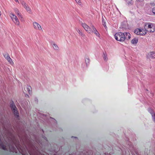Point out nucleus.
<instances>
[{
  "mask_svg": "<svg viewBox=\"0 0 155 155\" xmlns=\"http://www.w3.org/2000/svg\"><path fill=\"white\" fill-rule=\"evenodd\" d=\"M25 97H29L28 95L27 94H25Z\"/></svg>",
  "mask_w": 155,
  "mask_h": 155,
  "instance_id": "a878e982",
  "label": "nucleus"
},
{
  "mask_svg": "<svg viewBox=\"0 0 155 155\" xmlns=\"http://www.w3.org/2000/svg\"><path fill=\"white\" fill-rule=\"evenodd\" d=\"M138 41V40L136 38H134L132 40L131 42L132 44H136Z\"/></svg>",
  "mask_w": 155,
  "mask_h": 155,
  "instance_id": "f3484780",
  "label": "nucleus"
},
{
  "mask_svg": "<svg viewBox=\"0 0 155 155\" xmlns=\"http://www.w3.org/2000/svg\"><path fill=\"white\" fill-rule=\"evenodd\" d=\"M15 146H16V147L18 149V148L17 147V146H16V145H15Z\"/></svg>",
  "mask_w": 155,
  "mask_h": 155,
  "instance_id": "c85d7f7f",
  "label": "nucleus"
},
{
  "mask_svg": "<svg viewBox=\"0 0 155 155\" xmlns=\"http://www.w3.org/2000/svg\"><path fill=\"white\" fill-rule=\"evenodd\" d=\"M147 13L149 15H155V7H153L152 9H148L147 11Z\"/></svg>",
  "mask_w": 155,
  "mask_h": 155,
  "instance_id": "9b49d317",
  "label": "nucleus"
},
{
  "mask_svg": "<svg viewBox=\"0 0 155 155\" xmlns=\"http://www.w3.org/2000/svg\"><path fill=\"white\" fill-rule=\"evenodd\" d=\"M78 33L79 34V35L81 36L82 37H83L84 38L85 37V35L81 31L79 30H78L77 31Z\"/></svg>",
  "mask_w": 155,
  "mask_h": 155,
  "instance_id": "a211bd4d",
  "label": "nucleus"
},
{
  "mask_svg": "<svg viewBox=\"0 0 155 155\" xmlns=\"http://www.w3.org/2000/svg\"><path fill=\"white\" fill-rule=\"evenodd\" d=\"M150 5L151 6H155V3L153 2H151L150 3Z\"/></svg>",
  "mask_w": 155,
  "mask_h": 155,
  "instance_id": "b1692460",
  "label": "nucleus"
},
{
  "mask_svg": "<svg viewBox=\"0 0 155 155\" xmlns=\"http://www.w3.org/2000/svg\"><path fill=\"white\" fill-rule=\"evenodd\" d=\"M23 92L24 93H25V91L23 90Z\"/></svg>",
  "mask_w": 155,
  "mask_h": 155,
  "instance_id": "2f4dec72",
  "label": "nucleus"
},
{
  "mask_svg": "<svg viewBox=\"0 0 155 155\" xmlns=\"http://www.w3.org/2000/svg\"><path fill=\"white\" fill-rule=\"evenodd\" d=\"M144 28L147 31L150 32H153L155 31V27L154 24L150 23H145Z\"/></svg>",
  "mask_w": 155,
  "mask_h": 155,
  "instance_id": "f257e3e1",
  "label": "nucleus"
},
{
  "mask_svg": "<svg viewBox=\"0 0 155 155\" xmlns=\"http://www.w3.org/2000/svg\"><path fill=\"white\" fill-rule=\"evenodd\" d=\"M147 57L150 59L155 58V52L153 51L149 52L147 54Z\"/></svg>",
  "mask_w": 155,
  "mask_h": 155,
  "instance_id": "f8f14e48",
  "label": "nucleus"
},
{
  "mask_svg": "<svg viewBox=\"0 0 155 155\" xmlns=\"http://www.w3.org/2000/svg\"><path fill=\"white\" fill-rule=\"evenodd\" d=\"M125 35V39H130V35L129 33L125 32L124 33Z\"/></svg>",
  "mask_w": 155,
  "mask_h": 155,
  "instance_id": "dca6fc26",
  "label": "nucleus"
},
{
  "mask_svg": "<svg viewBox=\"0 0 155 155\" xmlns=\"http://www.w3.org/2000/svg\"><path fill=\"white\" fill-rule=\"evenodd\" d=\"M85 61L87 66L88 65L90 62V59L89 58H86L85 59Z\"/></svg>",
  "mask_w": 155,
  "mask_h": 155,
  "instance_id": "4be33fe9",
  "label": "nucleus"
},
{
  "mask_svg": "<svg viewBox=\"0 0 155 155\" xmlns=\"http://www.w3.org/2000/svg\"><path fill=\"white\" fill-rule=\"evenodd\" d=\"M91 27L92 29V31H93L92 32H94V33L95 34V35L96 36H98V37H99L100 34L97 31L96 29L95 28L94 26L92 25L91 26Z\"/></svg>",
  "mask_w": 155,
  "mask_h": 155,
  "instance_id": "ddd939ff",
  "label": "nucleus"
},
{
  "mask_svg": "<svg viewBox=\"0 0 155 155\" xmlns=\"http://www.w3.org/2000/svg\"><path fill=\"white\" fill-rule=\"evenodd\" d=\"M21 4L29 13L31 14L32 13L31 8L26 3L24 2H21Z\"/></svg>",
  "mask_w": 155,
  "mask_h": 155,
  "instance_id": "9d476101",
  "label": "nucleus"
},
{
  "mask_svg": "<svg viewBox=\"0 0 155 155\" xmlns=\"http://www.w3.org/2000/svg\"><path fill=\"white\" fill-rule=\"evenodd\" d=\"M29 154H30V155H32V154H31V153H30L29 152Z\"/></svg>",
  "mask_w": 155,
  "mask_h": 155,
  "instance_id": "c756f323",
  "label": "nucleus"
},
{
  "mask_svg": "<svg viewBox=\"0 0 155 155\" xmlns=\"http://www.w3.org/2000/svg\"><path fill=\"white\" fill-rule=\"evenodd\" d=\"M115 39L120 41H123L125 40V35L124 33L119 32L116 33L114 35Z\"/></svg>",
  "mask_w": 155,
  "mask_h": 155,
  "instance_id": "f03ea898",
  "label": "nucleus"
},
{
  "mask_svg": "<svg viewBox=\"0 0 155 155\" xmlns=\"http://www.w3.org/2000/svg\"><path fill=\"white\" fill-rule=\"evenodd\" d=\"M32 25L35 29L39 31L42 30L41 26L38 23L36 22H33Z\"/></svg>",
  "mask_w": 155,
  "mask_h": 155,
  "instance_id": "1a4fd4ad",
  "label": "nucleus"
},
{
  "mask_svg": "<svg viewBox=\"0 0 155 155\" xmlns=\"http://www.w3.org/2000/svg\"><path fill=\"white\" fill-rule=\"evenodd\" d=\"M105 23H103V25L104 26V27H106V25H105Z\"/></svg>",
  "mask_w": 155,
  "mask_h": 155,
  "instance_id": "cd10ccee",
  "label": "nucleus"
},
{
  "mask_svg": "<svg viewBox=\"0 0 155 155\" xmlns=\"http://www.w3.org/2000/svg\"><path fill=\"white\" fill-rule=\"evenodd\" d=\"M77 2L78 4H80L81 2L80 0H75Z\"/></svg>",
  "mask_w": 155,
  "mask_h": 155,
  "instance_id": "393cba45",
  "label": "nucleus"
},
{
  "mask_svg": "<svg viewBox=\"0 0 155 155\" xmlns=\"http://www.w3.org/2000/svg\"><path fill=\"white\" fill-rule=\"evenodd\" d=\"M53 47L56 50L58 51L59 50V48L58 46L55 44H53Z\"/></svg>",
  "mask_w": 155,
  "mask_h": 155,
  "instance_id": "aec40b11",
  "label": "nucleus"
},
{
  "mask_svg": "<svg viewBox=\"0 0 155 155\" xmlns=\"http://www.w3.org/2000/svg\"><path fill=\"white\" fill-rule=\"evenodd\" d=\"M24 89L25 91L28 92L29 94L31 93V87L30 86H25L24 87Z\"/></svg>",
  "mask_w": 155,
  "mask_h": 155,
  "instance_id": "2eb2a0df",
  "label": "nucleus"
},
{
  "mask_svg": "<svg viewBox=\"0 0 155 155\" xmlns=\"http://www.w3.org/2000/svg\"><path fill=\"white\" fill-rule=\"evenodd\" d=\"M144 0H136L135 1L136 4L137 5L139 4L140 2H143Z\"/></svg>",
  "mask_w": 155,
  "mask_h": 155,
  "instance_id": "412c9836",
  "label": "nucleus"
},
{
  "mask_svg": "<svg viewBox=\"0 0 155 155\" xmlns=\"http://www.w3.org/2000/svg\"><path fill=\"white\" fill-rule=\"evenodd\" d=\"M11 107L15 116L17 118H18L19 117V113L17 110V108L14 103L13 101L12 102L11 104Z\"/></svg>",
  "mask_w": 155,
  "mask_h": 155,
  "instance_id": "20e7f679",
  "label": "nucleus"
},
{
  "mask_svg": "<svg viewBox=\"0 0 155 155\" xmlns=\"http://www.w3.org/2000/svg\"><path fill=\"white\" fill-rule=\"evenodd\" d=\"M15 1L16 2H18V3H19V1H18V0H15Z\"/></svg>",
  "mask_w": 155,
  "mask_h": 155,
  "instance_id": "bb28decb",
  "label": "nucleus"
},
{
  "mask_svg": "<svg viewBox=\"0 0 155 155\" xmlns=\"http://www.w3.org/2000/svg\"><path fill=\"white\" fill-rule=\"evenodd\" d=\"M151 114L153 120L155 122V114L153 113H152L151 112Z\"/></svg>",
  "mask_w": 155,
  "mask_h": 155,
  "instance_id": "5701e85b",
  "label": "nucleus"
},
{
  "mask_svg": "<svg viewBox=\"0 0 155 155\" xmlns=\"http://www.w3.org/2000/svg\"><path fill=\"white\" fill-rule=\"evenodd\" d=\"M14 11L15 13L16 14V15H18V17L19 18L20 17L22 18L21 15L19 12V10L17 8H15L14 9Z\"/></svg>",
  "mask_w": 155,
  "mask_h": 155,
  "instance_id": "4468645a",
  "label": "nucleus"
},
{
  "mask_svg": "<svg viewBox=\"0 0 155 155\" xmlns=\"http://www.w3.org/2000/svg\"><path fill=\"white\" fill-rule=\"evenodd\" d=\"M10 16L15 25H19L20 22L18 19L15 15L13 13H11L10 14Z\"/></svg>",
  "mask_w": 155,
  "mask_h": 155,
  "instance_id": "39448f33",
  "label": "nucleus"
},
{
  "mask_svg": "<svg viewBox=\"0 0 155 155\" xmlns=\"http://www.w3.org/2000/svg\"><path fill=\"white\" fill-rule=\"evenodd\" d=\"M147 31L143 29H137L134 31V33L137 35H143L146 34Z\"/></svg>",
  "mask_w": 155,
  "mask_h": 155,
  "instance_id": "423d86ee",
  "label": "nucleus"
},
{
  "mask_svg": "<svg viewBox=\"0 0 155 155\" xmlns=\"http://www.w3.org/2000/svg\"><path fill=\"white\" fill-rule=\"evenodd\" d=\"M103 58L104 60L107 61L108 60V58L107 57V54L106 53H103Z\"/></svg>",
  "mask_w": 155,
  "mask_h": 155,
  "instance_id": "6ab92c4d",
  "label": "nucleus"
},
{
  "mask_svg": "<svg viewBox=\"0 0 155 155\" xmlns=\"http://www.w3.org/2000/svg\"><path fill=\"white\" fill-rule=\"evenodd\" d=\"M82 25L84 28L89 33H92L93 31L91 30V28L86 24L85 23H82Z\"/></svg>",
  "mask_w": 155,
  "mask_h": 155,
  "instance_id": "6e6552de",
  "label": "nucleus"
},
{
  "mask_svg": "<svg viewBox=\"0 0 155 155\" xmlns=\"http://www.w3.org/2000/svg\"><path fill=\"white\" fill-rule=\"evenodd\" d=\"M1 15V11H0V15Z\"/></svg>",
  "mask_w": 155,
  "mask_h": 155,
  "instance_id": "7c9ffc66",
  "label": "nucleus"
},
{
  "mask_svg": "<svg viewBox=\"0 0 155 155\" xmlns=\"http://www.w3.org/2000/svg\"><path fill=\"white\" fill-rule=\"evenodd\" d=\"M0 145L2 148V149L4 150H7L10 152H15L16 153V150L15 147L12 145H10L9 146V148L8 149L6 148V147L0 141Z\"/></svg>",
  "mask_w": 155,
  "mask_h": 155,
  "instance_id": "7ed1b4c3",
  "label": "nucleus"
},
{
  "mask_svg": "<svg viewBox=\"0 0 155 155\" xmlns=\"http://www.w3.org/2000/svg\"><path fill=\"white\" fill-rule=\"evenodd\" d=\"M3 55L5 59L7 60L11 65H13L14 64V62L8 53L3 54Z\"/></svg>",
  "mask_w": 155,
  "mask_h": 155,
  "instance_id": "0eeeda50",
  "label": "nucleus"
}]
</instances>
